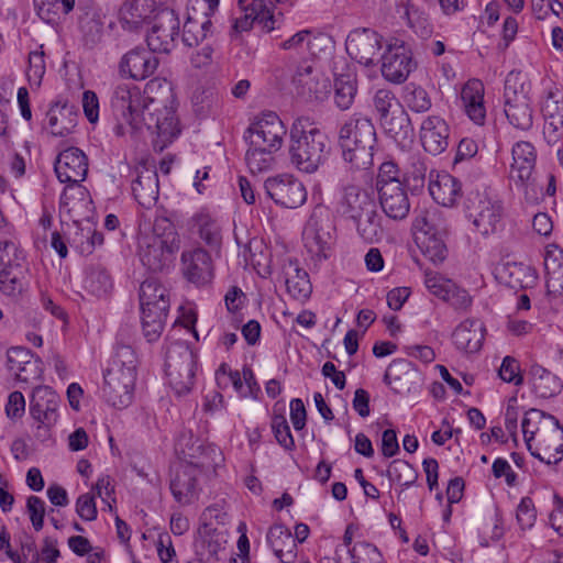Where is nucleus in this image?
Segmentation results:
<instances>
[{
  "label": "nucleus",
  "mask_w": 563,
  "mask_h": 563,
  "mask_svg": "<svg viewBox=\"0 0 563 563\" xmlns=\"http://www.w3.org/2000/svg\"><path fill=\"white\" fill-rule=\"evenodd\" d=\"M289 157L300 172L312 174L324 165L331 154V141L310 117H298L289 132Z\"/></svg>",
  "instance_id": "nucleus-1"
},
{
  "label": "nucleus",
  "mask_w": 563,
  "mask_h": 563,
  "mask_svg": "<svg viewBox=\"0 0 563 563\" xmlns=\"http://www.w3.org/2000/svg\"><path fill=\"white\" fill-rule=\"evenodd\" d=\"M339 145L344 162L352 168L365 170L374 164L377 144L376 129L367 117H351L339 130Z\"/></svg>",
  "instance_id": "nucleus-2"
},
{
  "label": "nucleus",
  "mask_w": 563,
  "mask_h": 563,
  "mask_svg": "<svg viewBox=\"0 0 563 563\" xmlns=\"http://www.w3.org/2000/svg\"><path fill=\"white\" fill-rule=\"evenodd\" d=\"M117 358L104 373L103 396L115 408L129 406L136 378L134 352L130 346L119 347Z\"/></svg>",
  "instance_id": "nucleus-3"
},
{
  "label": "nucleus",
  "mask_w": 563,
  "mask_h": 563,
  "mask_svg": "<svg viewBox=\"0 0 563 563\" xmlns=\"http://www.w3.org/2000/svg\"><path fill=\"white\" fill-rule=\"evenodd\" d=\"M416 243L421 253L433 264L442 263L448 256L444 242L446 223L438 209L426 210L415 220Z\"/></svg>",
  "instance_id": "nucleus-4"
},
{
  "label": "nucleus",
  "mask_w": 563,
  "mask_h": 563,
  "mask_svg": "<svg viewBox=\"0 0 563 563\" xmlns=\"http://www.w3.org/2000/svg\"><path fill=\"white\" fill-rule=\"evenodd\" d=\"M197 355L184 342L172 344L166 352V374L169 384L177 395L188 394L196 375Z\"/></svg>",
  "instance_id": "nucleus-5"
},
{
  "label": "nucleus",
  "mask_w": 563,
  "mask_h": 563,
  "mask_svg": "<svg viewBox=\"0 0 563 563\" xmlns=\"http://www.w3.org/2000/svg\"><path fill=\"white\" fill-rule=\"evenodd\" d=\"M29 288V269L20 262L18 249L11 241L0 242V291L12 298Z\"/></svg>",
  "instance_id": "nucleus-6"
},
{
  "label": "nucleus",
  "mask_w": 563,
  "mask_h": 563,
  "mask_svg": "<svg viewBox=\"0 0 563 563\" xmlns=\"http://www.w3.org/2000/svg\"><path fill=\"white\" fill-rule=\"evenodd\" d=\"M148 99L150 107H143L142 110L140 131L145 126L152 134H156L157 141L155 143L163 150L180 133L178 119L172 106L164 104L163 109H159L161 102L157 98Z\"/></svg>",
  "instance_id": "nucleus-7"
},
{
  "label": "nucleus",
  "mask_w": 563,
  "mask_h": 563,
  "mask_svg": "<svg viewBox=\"0 0 563 563\" xmlns=\"http://www.w3.org/2000/svg\"><path fill=\"white\" fill-rule=\"evenodd\" d=\"M505 114L508 122L518 130L528 131L533 124V110L530 98L519 82L518 76L509 74L504 88Z\"/></svg>",
  "instance_id": "nucleus-8"
},
{
  "label": "nucleus",
  "mask_w": 563,
  "mask_h": 563,
  "mask_svg": "<svg viewBox=\"0 0 563 563\" xmlns=\"http://www.w3.org/2000/svg\"><path fill=\"white\" fill-rule=\"evenodd\" d=\"M143 107L150 106L145 103V99L137 87L128 85L115 87L111 98L112 112L118 121L123 120L128 123L132 132L140 131Z\"/></svg>",
  "instance_id": "nucleus-9"
},
{
  "label": "nucleus",
  "mask_w": 563,
  "mask_h": 563,
  "mask_svg": "<svg viewBox=\"0 0 563 563\" xmlns=\"http://www.w3.org/2000/svg\"><path fill=\"white\" fill-rule=\"evenodd\" d=\"M286 128L275 112L263 113L251 123L244 133V140L250 146H263L279 151L283 145Z\"/></svg>",
  "instance_id": "nucleus-10"
},
{
  "label": "nucleus",
  "mask_w": 563,
  "mask_h": 563,
  "mask_svg": "<svg viewBox=\"0 0 563 563\" xmlns=\"http://www.w3.org/2000/svg\"><path fill=\"white\" fill-rule=\"evenodd\" d=\"M266 196L283 208L296 209L307 199L303 184L290 174L268 177L264 181Z\"/></svg>",
  "instance_id": "nucleus-11"
},
{
  "label": "nucleus",
  "mask_w": 563,
  "mask_h": 563,
  "mask_svg": "<svg viewBox=\"0 0 563 563\" xmlns=\"http://www.w3.org/2000/svg\"><path fill=\"white\" fill-rule=\"evenodd\" d=\"M466 209L468 218L482 235L496 232L501 221V206L498 201L478 191L471 192L466 199Z\"/></svg>",
  "instance_id": "nucleus-12"
},
{
  "label": "nucleus",
  "mask_w": 563,
  "mask_h": 563,
  "mask_svg": "<svg viewBox=\"0 0 563 563\" xmlns=\"http://www.w3.org/2000/svg\"><path fill=\"white\" fill-rule=\"evenodd\" d=\"M383 36L372 29H355L347 35L345 47L349 56L364 66L375 65L379 58Z\"/></svg>",
  "instance_id": "nucleus-13"
},
{
  "label": "nucleus",
  "mask_w": 563,
  "mask_h": 563,
  "mask_svg": "<svg viewBox=\"0 0 563 563\" xmlns=\"http://www.w3.org/2000/svg\"><path fill=\"white\" fill-rule=\"evenodd\" d=\"M179 32V19L175 11L163 8L156 11L153 25L146 35L147 46L153 52L169 53Z\"/></svg>",
  "instance_id": "nucleus-14"
},
{
  "label": "nucleus",
  "mask_w": 563,
  "mask_h": 563,
  "mask_svg": "<svg viewBox=\"0 0 563 563\" xmlns=\"http://www.w3.org/2000/svg\"><path fill=\"white\" fill-rule=\"evenodd\" d=\"M179 245L155 236H141L139 240V257L143 266L153 273L168 268Z\"/></svg>",
  "instance_id": "nucleus-15"
},
{
  "label": "nucleus",
  "mask_w": 563,
  "mask_h": 563,
  "mask_svg": "<svg viewBox=\"0 0 563 563\" xmlns=\"http://www.w3.org/2000/svg\"><path fill=\"white\" fill-rule=\"evenodd\" d=\"M383 380L395 394L406 396L421 386L422 375L410 361L396 358L388 365Z\"/></svg>",
  "instance_id": "nucleus-16"
},
{
  "label": "nucleus",
  "mask_w": 563,
  "mask_h": 563,
  "mask_svg": "<svg viewBox=\"0 0 563 563\" xmlns=\"http://www.w3.org/2000/svg\"><path fill=\"white\" fill-rule=\"evenodd\" d=\"M78 11L81 43L87 49H93L103 37L104 22L101 9L93 0H86L79 2Z\"/></svg>",
  "instance_id": "nucleus-17"
},
{
  "label": "nucleus",
  "mask_w": 563,
  "mask_h": 563,
  "mask_svg": "<svg viewBox=\"0 0 563 563\" xmlns=\"http://www.w3.org/2000/svg\"><path fill=\"white\" fill-rule=\"evenodd\" d=\"M380 60L383 77L393 84L404 82L416 66L404 43L400 45L388 44Z\"/></svg>",
  "instance_id": "nucleus-18"
},
{
  "label": "nucleus",
  "mask_w": 563,
  "mask_h": 563,
  "mask_svg": "<svg viewBox=\"0 0 563 563\" xmlns=\"http://www.w3.org/2000/svg\"><path fill=\"white\" fill-rule=\"evenodd\" d=\"M159 65V59L150 48L135 47L125 53L119 63L122 77L133 80H144L151 77Z\"/></svg>",
  "instance_id": "nucleus-19"
},
{
  "label": "nucleus",
  "mask_w": 563,
  "mask_h": 563,
  "mask_svg": "<svg viewBox=\"0 0 563 563\" xmlns=\"http://www.w3.org/2000/svg\"><path fill=\"white\" fill-rule=\"evenodd\" d=\"M54 169L60 183L76 185L87 177L88 158L80 148L68 147L57 155Z\"/></svg>",
  "instance_id": "nucleus-20"
},
{
  "label": "nucleus",
  "mask_w": 563,
  "mask_h": 563,
  "mask_svg": "<svg viewBox=\"0 0 563 563\" xmlns=\"http://www.w3.org/2000/svg\"><path fill=\"white\" fill-rule=\"evenodd\" d=\"M335 227L330 219L312 217L305 231L303 241L308 252L318 258H327L334 243Z\"/></svg>",
  "instance_id": "nucleus-21"
},
{
  "label": "nucleus",
  "mask_w": 563,
  "mask_h": 563,
  "mask_svg": "<svg viewBox=\"0 0 563 563\" xmlns=\"http://www.w3.org/2000/svg\"><path fill=\"white\" fill-rule=\"evenodd\" d=\"M511 153V178L526 188L528 196V189L531 188L534 191L536 187V178L532 176L537 161L536 148L530 142L520 141L514 145Z\"/></svg>",
  "instance_id": "nucleus-22"
},
{
  "label": "nucleus",
  "mask_w": 563,
  "mask_h": 563,
  "mask_svg": "<svg viewBox=\"0 0 563 563\" xmlns=\"http://www.w3.org/2000/svg\"><path fill=\"white\" fill-rule=\"evenodd\" d=\"M59 396L48 386H36L30 397V413L34 420L45 428H51L57 421Z\"/></svg>",
  "instance_id": "nucleus-23"
},
{
  "label": "nucleus",
  "mask_w": 563,
  "mask_h": 563,
  "mask_svg": "<svg viewBox=\"0 0 563 563\" xmlns=\"http://www.w3.org/2000/svg\"><path fill=\"white\" fill-rule=\"evenodd\" d=\"M200 471L190 463H179L170 477V492L175 500L181 505H189L198 497L197 478Z\"/></svg>",
  "instance_id": "nucleus-24"
},
{
  "label": "nucleus",
  "mask_w": 563,
  "mask_h": 563,
  "mask_svg": "<svg viewBox=\"0 0 563 563\" xmlns=\"http://www.w3.org/2000/svg\"><path fill=\"white\" fill-rule=\"evenodd\" d=\"M374 197L355 185H346L338 203V212L347 220H360L364 213L376 207Z\"/></svg>",
  "instance_id": "nucleus-25"
},
{
  "label": "nucleus",
  "mask_w": 563,
  "mask_h": 563,
  "mask_svg": "<svg viewBox=\"0 0 563 563\" xmlns=\"http://www.w3.org/2000/svg\"><path fill=\"white\" fill-rule=\"evenodd\" d=\"M183 273L188 282L198 286L206 285L213 278V262L206 250L198 247L181 255Z\"/></svg>",
  "instance_id": "nucleus-26"
},
{
  "label": "nucleus",
  "mask_w": 563,
  "mask_h": 563,
  "mask_svg": "<svg viewBox=\"0 0 563 563\" xmlns=\"http://www.w3.org/2000/svg\"><path fill=\"white\" fill-rule=\"evenodd\" d=\"M297 93L307 100H322L330 91V81L311 66L298 68L292 79Z\"/></svg>",
  "instance_id": "nucleus-27"
},
{
  "label": "nucleus",
  "mask_w": 563,
  "mask_h": 563,
  "mask_svg": "<svg viewBox=\"0 0 563 563\" xmlns=\"http://www.w3.org/2000/svg\"><path fill=\"white\" fill-rule=\"evenodd\" d=\"M420 140L426 152L441 154L449 145L448 123L439 115L428 117L421 124Z\"/></svg>",
  "instance_id": "nucleus-28"
},
{
  "label": "nucleus",
  "mask_w": 563,
  "mask_h": 563,
  "mask_svg": "<svg viewBox=\"0 0 563 563\" xmlns=\"http://www.w3.org/2000/svg\"><path fill=\"white\" fill-rule=\"evenodd\" d=\"M556 420L558 419L550 413L540 409L531 408L526 411L521 422V429L528 451L533 457L549 465L551 464L550 459H544L540 452L533 451L531 442L536 437L539 438L541 433L545 432L548 424H550L549 421L555 422Z\"/></svg>",
  "instance_id": "nucleus-29"
},
{
  "label": "nucleus",
  "mask_w": 563,
  "mask_h": 563,
  "mask_svg": "<svg viewBox=\"0 0 563 563\" xmlns=\"http://www.w3.org/2000/svg\"><path fill=\"white\" fill-rule=\"evenodd\" d=\"M378 190V200L384 213L394 220L405 219L410 211V200L405 185H395Z\"/></svg>",
  "instance_id": "nucleus-30"
},
{
  "label": "nucleus",
  "mask_w": 563,
  "mask_h": 563,
  "mask_svg": "<svg viewBox=\"0 0 563 563\" xmlns=\"http://www.w3.org/2000/svg\"><path fill=\"white\" fill-rule=\"evenodd\" d=\"M452 338L459 350L476 353L481 350L485 339L484 323L478 319H466L456 327Z\"/></svg>",
  "instance_id": "nucleus-31"
},
{
  "label": "nucleus",
  "mask_w": 563,
  "mask_h": 563,
  "mask_svg": "<svg viewBox=\"0 0 563 563\" xmlns=\"http://www.w3.org/2000/svg\"><path fill=\"white\" fill-rule=\"evenodd\" d=\"M496 277L509 288L526 289L536 284L538 276L529 265L507 262L496 268Z\"/></svg>",
  "instance_id": "nucleus-32"
},
{
  "label": "nucleus",
  "mask_w": 563,
  "mask_h": 563,
  "mask_svg": "<svg viewBox=\"0 0 563 563\" xmlns=\"http://www.w3.org/2000/svg\"><path fill=\"white\" fill-rule=\"evenodd\" d=\"M461 183L448 173L430 174L429 177V192L433 200L444 207H452L455 205L457 198L461 196Z\"/></svg>",
  "instance_id": "nucleus-33"
},
{
  "label": "nucleus",
  "mask_w": 563,
  "mask_h": 563,
  "mask_svg": "<svg viewBox=\"0 0 563 563\" xmlns=\"http://www.w3.org/2000/svg\"><path fill=\"white\" fill-rule=\"evenodd\" d=\"M132 192L142 207L146 209L153 207L159 195L156 170L146 167L139 170L136 178L132 181Z\"/></svg>",
  "instance_id": "nucleus-34"
},
{
  "label": "nucleus",
  "mask_w": 563,
  "mask_h": 563,
  "mask_svg": "<svg viewBox=\"0 0 563 563\" xmlns=\"http://www.w3.org/2000/svg\"><path fill=\"white\" fill-rule=\"evenodd\" d=\"M153 0H133L124 2L120 8V22L124 29L130 31L137 30L144 23L153 21L154 10Z\"/></svg>",
  "instance_id": "nucleus-35"
},
{
  "label": "nucleus",
  "mask_w": 563,
  "mask_h": 563,
  "mask_svg": "<svg viewBox=\"0 0 563 563\" xmlns=\"http://www.w3.org/2000/svg\"><path fill=\"white\" fill-rule=\"evenodd\" d=\"M461 99L468 118L476 124H484L486 109L483 82L479 79L468 80L462 88Z\"/></svg>",
  "instance_id": "nucleus-36"
},
{
  "label": "nucleus",
  "mask_w": 563,
  "mask_h": 563,
  "mask_svg": "<svg viewBox=\"0 0 563 563\" xmlns=\"http://www.w3.org/2000/svg\"><path fill=\"white\" fill-rule=\"evenodd\" d=\"M267 542L282 563H292L297 556V544L290 530L284 525H274L267 532Z\"/></svg>",
  "instance_id": "nucleus-37"
},
{
  "label": "nucleus",
  "mask_w": 563,
  "mask_h": 563,
  "mask_svg": "<svg viewBox=\"0 0 563 563\" xmlns=\"http://www.w3.org/2000/svg\"><path fill=\"white\" fill-rule=\"evenodd\" d=\"M48 126L54 136H66L73 132L78 121V112L67 102H55L48 112Z\"/></svg>",
  "instance_id": "nucleus-38"
},
{
  "label": "nucleus",
  "mask_w": 563,
  "mask_h": 563,
  "mask_svg": "<svg viewBox=\"0 0 563 563\" xmlns=\"http://www.w3.org/2000/svg\"><path fill=\"white\" fill-rule=\"evenodd\" d=\"M547 288L549 294H563V250L556 244H549L544 254Z\"/></svg>",
  "instance_id": "nucleus-39"
},
{
  "label": "nucleus",
  "mask_w": 563,
  "mask_h": 563,
  "mask_svg": "<svg viewBox=\"0 0 563 563\" xmlns=\"http://www.w3.org/2000/svg\"><path fill=\"white\" fill-rule=\"evenodd\" d=\"M549 422L545 432L537 438L536 451H542L544 459H550L551 464H558L563 459V427L559 420Z\"/></svg>",
  "instance_id": "nucleus-40"
},
{
  "label": "nucleus",
  "mask_w": 563,
  "mask_h": 563,
  "mask_svg": "<svg viewBox=\"0 0 563 563\" xmlns=\"http://www.w3.org/2000/svg\"><path fill=\"white\" fill-rule=\"evenodd\" d=\"M169 309V301H162L158 306L141 307V321L143 334L148 342L156 341L163 330L166 322L167 313Z\"/></svg>",
  "instance_id": "nucleus-41"
},
{
  "label": "nucleus",
  "mask_w": 563,
  "mask_h": 563,
  "mask_svg": "<svg viewBox=\"0 0 563 563\" xmlns=\"http://www.w3.org/2000/svg\"><path fill=\"white\" fill-rule=\"evenodd\" d=\"M272 0H253L251 3V13L245 14L243 18L235 20L234 30L236 32H244L252 27L253 23L257 21L263 24L267 32L275 29V16L271 11Z\"/></svg>",
  "instance_id": "nucleus-42"
},
{
  "label": "nucleus",
  "mask_w": 563,
  "mask_h": 563,
  "mask_svg": "<svg viewBox=\"0 0 563 563\" xmlns=\"http://www.w3.org/2000/svg\"><path fill=\"white\" fill-rule=\"evenodd\" d=\"M379 124L397 143L407 141L413 133L410 118L404 107L396 108L389 115L382 118Z\"/></svg>",
  "instance_id": "nucleus-43"
},
{
  "label": "nucleus",
  "mask_w": 563,
  "mask_h": 563,
  "mask_svg": "<svg viewBox=\"0 0 563 563\" xmlns=\"http://www.w3.org/2000/svg\"><path fill=\"white\" fill-rule=\"evenodd\" d=\"M396 12L407 20L408 26L411 27L419 36L429 37L432 33V24L428 14L416 7L410 0H396Z\"/></svg>",
  "instance_id": "nucleus-44"
},
{
  "label": "nucleus",
  "mask_w": 563,
  "mask_h": 563,
  "mask_svg": "<svg viewBox=\"0 0 563 563\" xmlns=\"http://www.w3.org/2000/svg\"><path fill=\"white\" fill-rule=\"evenodd\" d=\"M530 375L533 391L541 398H551L562 389L560 378L541 365H532Z\"/></svg>",
  "instance_id": "nucleus-45"
},
{
  "label": "nucleus",
  "mask_w": 563,
  "mask_h": 563,
  "mask_svg": "<svg viewBox=\"0 0 563 563\" xmlns=\"http://www.w3.org/2000/svg\"><path fill=\"white\" fill-rule=\"evenodd\" d=\"M382 216H379L377 206L364 213L360 220H353L352 222L356 227V232L360 238L366 243H376L384 236V228L382 225Z\"/></svg>",
  "instance_id": "nucleus-46"
},
{
  "label": "nucleus",
  "mask_w": 563,
  "mask_h": 563,
  "mask_svg": "<svg viewBox=\"0 0 563 563\" xmlns=\"http://www.w3.org/2000/svg\"><path fill=\"white\" fill-rule=\"evenodd\" d=\"M286 288L288 294L297 300L308 299L312 291V286L308 273L295 266L292 273H287Z\"/></svg>",
  "instance_id": "nucleus-47"
},
{
  "label": "nucleus",
  "mask_w": 563,
  "mask_h": 563,
  "mask_svg": "<svg viewBox=\"0 0 563 563\" xmlns=\"http://www.w3.org/2000/svg\"><path fill=\"white\" fill-rule=\"evenodd\" d=\"M276 151L263 146H250L245 154V162L250 172L255 175L272 168Z\"/></svg>",
  "instance_id": "nucleus-48"
},
{
  "label": "nucleus",
  "mask_w": 563,
  "mask_h": 563,
  "mask_svg": "<svg viewBox=\"0 0 563 563\" xmlns=\"http://www.w3.org/2000/svg\"><path fill=\"white\" fill-rule=\"evenodd\" d=\"M162 301H169L167 289L156 278H146L140 286L141 307L158 306Z\"/></svg>",
  "instance_id": "nucleus-49"
},
{
  "label": "nucleus",
  "mask_w": 563,
  "mask_h": 563,
  "mask_svg": "<svg viewBox=\"0 0 563 563\" xmlns=\"http://www.w3.org/2000/svg\"><path fill=\"white\" fill-rule=\"evenodd\" d=\"M356 95L355 80L350 75H340L334 80V101L341 110H347Z\"/></svg>",
  "instance_id": "nucleus-50"
},
{
  "label": "nucleus",
  "mask_w": 563,
  "mask_h": 563,
  "mask_svg": "<svg viewBox=\"0 0 563 563\" xmlns=\"http://www.w3.org/2000/svg\"><path fill=\"white\" fill-rule=\"evenodd\" d=\"M198 233L200 239L214 251H219L222 244L221 228L216 220L209 216H199L197 218Z\"/></svg>",
  "instance_id": "nucleus-51"
},
{
  "label": "nucleus",
  "mask_w": 563,
  "mask_h": 563,
  "mask_svg": "<svg viewBox=\"0 0 563 563\" xmlns=\"http://www.w3.org/2000/svg\"><path fill=\"white\" fill-rule=\"evenodd\" d=\"M34 7L37 15L43 21L52 22L57 18L60 10L65 14L73 11L75 0H34Z\"/></svg>",
  "instance_id": "nucleus-52"
},
{
  "label": "nucleus",
  "mask_w": 563,
  "mask_h": 563,
  "mask_svg": "<svg viewBox=\"0 0 563 563\" xmlns=\"http://www.w3.org/2000/svg\"><path fill=\"white\" fill-rule=\"evenodd\" d=\"M387 475L391 481L407 487L413 485L418 479V473L413 466L399 459L389 464Z\"/></svg>",
  "instance_id": "nucleus-53"
},
{
  "label": "nucleus",
  "mask_w": 563,
  "mask_h": 563,
  "mask_svg": "<svg viewBox=\"0 0 563 563\" xmlns=\"http://www.w3.org/2000/svg\"><path fill=\"white\" fill-rule=\"evenodd\" d=\"M404 101L411 111L417 113L427 112L432 104L428 92L413 84L405 87Z\"/></svg>",
  "instance_id": "nucleus-54"
},
{
  "label": "nucleus",
  "mask_w": 563,
  "mask_h": 563,
  "mask_svg": "<svg viewBox=\"0 0 563 563\" xmlns=\"http://www.w3.org/2000/svg\"><path fill=\"white\" fill-rule=\"evenodd\" d=\"M373 106L377 113L378 121L382 118L389 115V113L394 112L396 108L402 107L395 93L389 89H378L374 93Z\"/></svg>",
  "instance_id": "nucleus-55"
},
{
  "label": "nucleus",
  "mask_w": 563,
  "mask_h": 563,
  "mask_svg": "<svg viewBox=\"0 0 563 563\" xmlns=\"http://www.w3.org/2000/svg\"><path fill=\"white\" fill-rule=\"evenodd\" d=\"M31 357L32 352L26 347H10L7 352L8 368L10 371H18L19 379L26 382L27 377L23 376L22 373L26 371V365L31 363Z\"/></svg>",
  "instance_id": "nucleus-56"
},
{
  "label": "nucleus",
  "mask_w": 563,
  "mask_h": 563,
  "mask_svg": "<svg viewBox=\"0 0 563 563\" xmlns=\"http://www.w3.org/2000/svg\"><path fill=\"white\" fill-rule=\"evenodd\" d=\"M200 449V460L194 463V465L200 473L209 471L216 472V468L224 461L221 450L214 444L202 445Z\"/></svg>",
  "instance_id": "nucleus-57"
},
{
  "label": "nucleus",
  "mask_w": 563,
  "mask_h": 563,
  "mask_svg": "<svg viewBox=\"0 0 563 563\" xmlns=\"http://www.w3.org/2000/svg\"><path fill=\"white\" fill-rule=\"evenodd\" d=\"M351 563H384L378 549L368 542H358L349 549Z\"/></svg>",
  "instance_id": "nucleus-58"
},
{
  "label": "nucleus",
  "mask_w": 563,
  "mask_h": 563,
  "mask_svg": "<svg viewBox=\"0 0 563 563\" xmlns=\"http://www.w3.org/2000/svg\"><path fill=\"white\" fill-rule=\"evenodd\" d=\"M543 135L547 143L554 146L563 141V111L556 108V113L545 118Z\"/></svg>",
  "instance_id": "nucleus-59"
},
{
  "label": "nucleus",
  "mask_w": 563,
  "mask_h": 563,
  "mask_svg": "<svg viewBox=\"0 0 563 563\" xmlns=\"http://www.w3.org/2000/svg\"><path fill=\"white\" fill-rule=\"evenodd\" d=\"M183 42L189 47L199 45L205 40L203 30L199 23V14H188L183 29Z\"/></svg>",
  "instance_id": "nucleus-60"
},
{
  "label": "nucleus",
  "mask_w": 563,
  "mask_h": 563,
  "mask_svg": "<svg viewBox=\"0 0 563 563\" xmlns=\"http://www.w3.org/2000/svg\"><path fill=\"white\" fill-rule=\"evenodd\" d=\"M272 429L277 442L286 450L295 448V441L289 424L284 415H275L272 419Z\"/></svg>",
  "instance_id": "nucleus-61"
},
{
  "label": "nucleus",
  "mask_w": 563,
  "mask_h": 563,
  "mask_svg": "<svg viewBox=\"0 0 563 563\" xmlns=\"http://www.w3.org/2000/svg\"><path fill=\"white\" fill-rule=\"evenodd\" d=\"M449 290L444 292L443 301L448 302L454 310L465 312L472 305V297L467 290L455 284L448 285Z\"/></svg>",
  "instance_id": "nucleus-62"
},
{
  "label": "nucleus",
  "mask_w": 563,
  "mask_h": 563,
  "mask_svg": "<svg viewBox=\"0 0 563 563\" xmlns=\"http://www.w3.org/2000/svg\"><path fill=\"white\" fill-rule=\"evenodd\" d=\"M45 74V60H44V52L34 51L29 54V67L26 70V76L29 82L31 85H35L36 87L41 86L43 76Z\"/></svg>",
  "instance_id": "nucleus-63"
},
{
  "label": "nucleus",
  "mask_w": 563,
  "mask_h": 563,
  "mask_svg": "<svg viewBox=\"0 0 563 563\" xmlns=\"http://www.w3.org/2000/svg\"><path fill=\"white\" fill-rule=\"evenodd\" d=\"M399 168L393 162H385L379 166L378 174L376 177V189L377 191L380 189H386V187L395 185H404L401 179L399 178Z\"/></svg>",
  "instance_id": "nucleus-64"
}]
</instances>
